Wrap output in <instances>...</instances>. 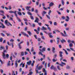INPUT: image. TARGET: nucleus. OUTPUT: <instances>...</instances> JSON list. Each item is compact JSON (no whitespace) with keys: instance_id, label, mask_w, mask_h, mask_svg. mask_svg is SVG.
<instances>
[{"instance_id":"nucleus-1","label":"nucleus","mask_w":75,"mask_h":75,"mask_svg":"<svg viewBox=\"0 0 75 75\" xmlns=\"http://www.w3.org/2000/svg\"><path fill=\"white\" fill-rule=\"evenodd\" d=\"M6 51H7L6 50H4V52L3 53L2 55V57L4 59H6H6H8V57H9V55H8V54H6H6H5V52H6Z\"/></svg>"},{"instance_id":"nucleus-2","label":"nucleus","mask_w":75,"mask_h":75,"mask_svg":"<svg viewBox=\"0 0 75 75\" xmlns=\"http://www.w3.org/2000/svg\"><path fill=\"white\" fill-rule=\"evenodd\" d=\"M46 49V48L45 47L42 48V50L40 49V52H39V55H41L42 56H43V54H42V52H44V51H45Z\"/></svg>"},{"instance_id":"nucleus-3","label":"nucleus","mask_w":75,"mask_h":75,"mask_svg":"<svg viewBox=\"0 0 75 75\" xmlns=\"http://www.w3.org/2000/svg\"><path fill=\"white\" fill-rule=\"evenodd\" d=\"M59 53L60 54L59 56L60 57H61V58H60V61H61L62 59H63V57H62V54H63V52H62L61 51H59Z\"/></svg>"},{"instance_id":"nucleus-4","label":"nucleus","mask_w":75,"mask_h":75,"mask_svg":"<svg viewBox=\"0 0 75 75\" xmlns=\"http://www.w3.org/2000/svg\"><path fill=\"white\" fill-rule=\"evenodd\" d=\"M64 33H62V32H61L60 33V34L62 35V36L63 37H67V35L66 34V32L64 30Z\"/></svg>"},{"instance_id":"nucleus-5","label":"nucleus","mask_w":75,"mask_h":75,"mask_svg":"<svg viewBox=\"0 0 75 75\" xmlns=\"http://www.w3.org/2000/svg\"><path fill=\"white\" fill-rule=\"evenodd\" d=\"M50 69H53L54 71H56L57 70V69L55 67H54V66L53 65H52L51 66L50 68Z\"/></svg>"},{"instance_id":"nucleus-6","label":"nucleus","mask_w":75,"mask_h":75,"mask_svg":"<svg viewBox=\"0 0 75 75\" xmlns=\"http://www.w3.org/2000/svg\"><path fill=\"white\" fill-rule=\"evenodd\" d=\"M9 13H14L15 16H17V11H15L14 12L12 11H9Z\"/></svg>"},{"instance_id":"nucleus-7","label":"nucleus","mask_w":75,"mask_h":75,"mask_svg":"<svg viewBox=\"0 0 75 75\" xmlns=\"http://www.w3.org/2000/svg\"><path fill=\"white\" fill-rule=\"evenodd\" d=\"M21 34H22V35H24V36H26L27 37H28L29 36H28V35L26 34L25 32H21Z\"/></svg>"},{"instance_id":"nucleus-8","label":"nucleus","mask_w":75,"mask_h":75,"mask_svg":"<svg viewBox=\"0 0 75 75\" xmlns=\"http://www.w3.org/2000/svg\"><path fill=\"white\" fill-rule=\"evenodd\" d=\"M8 23H9V22L7 20H5V24H6L7 26H8V27H9L10 26V25H8Z\"/></svg>"},{"instance_id":"nucleus-9","label":"nucleus","mask_w":75,"mask_h":75,"mask_svg":"<svg viewBox=\"0 0 75 75\" xmlns=\"http://www.w3.org/2000/svg\"><path fill=\"white\" fill-rule=\"evenodd\" d=\"M30 8H31V6H27L25 7V9H26V10H28V11H30L31 10H30V9H29Z\"/></svg>"},{"instance_id":"nucleus-10","label":"nucleus","mask_w":75,"mask_h":75,"mask_svg":"<svg viewBox=\"0 0 75 75\" xmlns=\"http://www.w3.org/2000/svg\"><path fill=\"white\" fill-rule=\"evenodd\" d=\"M43 68V66L42 65H41L40 66H39L38 67V70H41V69H42Z\"/></svg>"},{"instance_id":"nucleus-11","label":"nucleus","mask_w":75,"mask_h":75,"mask_svg":"<svg viewBox=\"0 0 75 75\" xmlns=\"http://www.w3.org/2000/svg\"><path fill=\"white\" fill-rule=\"evenodd\" d=\"M38 21H39V19L37 17H36L35 20V21L34 22L35 23H38Z\"/></svg>"},{"instance_id":"nucleus-12","label":"nucleus","mask_w":75,"mask_h":75,"mask_svg":"<svg viewBox=\"0 0 75 75\" xmlns=\"http://www.w3.org/2000/svg\"><path fill=\"white\" fill-rule=\"evenodd\" d=\"M55 48L54 47H53L52 48V51L53 52V53H55Z\"/></svg>"},{"instance_id":"nucleus-13","label":"nucleus","mask_w":75,"mask_h":75,"mask_svg":"<svg viewBox=\"0 0 75 75\" xmlns=\"http://www.w3.org/2000/svg\"><path fill=\"white\" fill-rule=\"evenodd\" d=\"M47 14V12L45 11H43V12H42V14L43 16H44V15Z\"/></svg>"},{"instance_id":"nucleus-14","label":"nucleus","mask_w":75,"mask_h":75,"mask_svg":"<svg viewBox=\"0 0 75 75\" xmlns=\"http://www.w3.org/2000/svg\"><path fill=\"white\" fill-rule=\"evenodd\" d=\"M66 18L67 19L65 20L66 21H69V17L68 16H67Z\"/></svg>"},{"instance_id":"nucleus-15","label":"nucleus","mask_w":75,"mask_h":75,"mask_svg":"<svg viewBox=\"0 0 75 75\" xmlns=\"http://www.w3.org/2000/svg\"><path fill=\"white\" fill-rule=\"evenodd\" d=\"M1 47H0V50L1 51H2V50H4V47L2 46H1Z\"/></svg>"},{"instance_id":"nucleus-16","label":"nucleus","mask_w":75,"mask_h":75,"mask_svg":"<svg viewBox=\"0 0 75 75\" xmlns=\"http://www.w3.org/2000/svg\"><path fill=\"white\" fill-rule=\"evenodd\" d=\"M60 41L62 43H64V42H66L65 40L64 39H62V40H61Z\"/></svg>"},{"instance_id":"nucleus-17","label":"nucleus","mask_w":75,"mask_h":75,"mask_svg":"<svg viewBox=\"0 0 75 75\" xmlns=\"http://www.w3.org/2000/svg\"><path fill=\"white\" fill-rule=\"evenodd\" d=\"M17 19H18V21H19V22H21V20H20V18H18V16H17V15H16V16Z\"/></svg>"},{"instance_id":"nucleus-18","label":"nucleus","mask_w":75,"mask_h":75,"mask_svg":"<svg viewBox=\"0 0 75 75\" xmlns=\"http://www.w3.org/2000/svg\"><path fill=\"white\" fill-rule=\"evenodd\" d=\"M54 4L52 2H51L49 6L50 7H52L53 5Z\"/></svg>"},{"instance_id":"nucleus-19","label":"nucleus","mask_w":75,"mask_h":75,"mask_svg":"<svg viewBox=\"0 0 75 75\" xmlns=\"http://www.w3.org/2000/svg\"><path fill=\"white\" fill-rule=\"evenodd\" d=\"M31 61L30 60L29 62H27V64L28 65H30V64H31Z\"/></svg>"},{"instance_id":"nucleus-20","label":"nucleus","mask_w":75,"mask_h":75,"mask_svg":"<svg viewBox=\"0 0 75 75\" xmlns=\"http://www.w3.org/2000/svg\"><path fill=\"white\" fill-rule=\"evenodd\" d=\"M58 61V59H55V58H54L52 59V61L54 62H56V61Z\"/></svg>"},{"instance_id":"nucleus-21","label":"nucleus","mask_w":75,"mask_h":75,"mask_svg":"<svg viewBox=\"0 0 75 75\" xmlns=\"http://www.w3.org/2000/svg\"><path fill=\"white\" fill-rule=\"evenodd\" d=\"M34 31H35V32H36V33L37 34H39L40 32H38V31H37V30L34 29Z\"/></svg>"},{"instance_id":"nucleus-22","label":"nucleus","mask_w":75,"mask_h":75,"mask_svg":"<svg viewBox=\"0 0 75 75\" xmlns=\"http://www.w3.org/2000/svg\"><path fill=\"white\" fill-rule=\"evenodd\" d=\"M25 22H28V19L27 18H24L23 19Z\"/></svg>"},{"instance_id":"nucleus-23","label":"nucleus","mask_w":75,"mask_h":75,"mask_svg":"<svg viewBox=\"0 0 75 75\" xmlns=\"http://www.w3.org/2000/svg\"><path fill=\"white\" fill-rule=\"evenodd\" d=\"M57 69L59 70V71H60V70H61V69L60 68V67H59V66L58 65L57 66Z\"/></svg>"},{"instance_id":"nucleus-24","label":"nucleus","mask_w":75,"mask_h":75,"mask_svg":"<svg viewBox=\"0 0 75 75\" xmlns=\"http://www.w3.org/2000/svg\"><path fill=\"white\" fill-rule=\"evenodd\" d=\"M27 33H28L29 35L30 36H31V33L30 32V31H27Z\"/></svg>"},{"instance_id":"nucleus-25","label":"nucleus","mask_w":75,"mask_h":75,"mask_svg":"<svg viewBox=\"0 0 75 75\" xmlns=\"http://www.w3.org/2000/svg\"><path fill=\"white\" fill-rule=\"evenodd\" d=\"M42 30L43 31L44 30H47V29L46 28H45V27L42 26Z\"/></svg>"},{"instance_id":"nucleus-26","label":"nucleus","mask_w":75,"mask_h":75,"mask_svg":"<svg viewBox=\"0 0 75 75\" xmlns=\"http://www.w3.org/2000/svg\"><path fill=\"white\" fill-rule=\"evenodd\" d=\"M15 65L16 68H17V67H18V64H17V61H16Z\"/></svg>"},{"instance_id":"nucleus-27","label":"nucleus","mask_w":75,"mask_h":75,"mask_svg":"<svg viewBox=\"0 0 75 75\" xmlns=\"http://www.w3.org/2000/svg\"><path fill=\"white\" fill-rule=\"evenodd\" d=\"M46 16L48 19H49V20H51V18H50V16H49L48 15H46Z\"/></svg>"},{"instance_id":"nucleus-28","label":"nucleus","mask_w":75,"mask_h":75,"mask_svg":"<svg viewBox=\"0 0 75 75\" xmlns=\"http://www.w3.org/2000/svg\"><path fill=\"white\" fill-rule=\"evenodd\" d=\"M1 25H2V28H5V26L3 25V24L2 23H1Z\"/></svg>"},{"instance_id":"nucleus-29","label":"nucleus","mask_w":75,"mask_h":75,"mask_svg":"<svg viewBox=\"0 0 75 75\" xmlns=\"http://www.w3.org/2000/svg\"><path fill=\"white\" fill-rule=\"evenodd\" d=\"M21 54L22 56H24V52H21Z\"/></svg>"},{"instance_id":"nucleus-30","label":"nucleus","mask_w":75,"mask_h":75,"mask_svg":"<svg viewBox=\"0 0 75 75\" xmlns=\"http://www.w3.org/2000/svg\"><path fill=\"white\" fill-rule=\"evenodd\" d=\"M33 74V72L32 71H30L29 73V74H28V75H32Z\"/></svg>"},{"instance_id":"nucleus-31","label":"nucleus","mask_w":75,"mask_h":75,"mask_svg":"<svg viewBox=\"0 0 75 75\" xmlns=\"http://www.w3.org/2000/svg\"><path fill=\"white\" fill-rule=\"evenodd\" d=\"M30 18L31 19V20H34V17L33 16H30Z\"/></svg>"},{"instance_id":"nucleus-32","label":"nucleus","mask_w":75,"mask_h":75,"mask_svg":"<svg viewBox=\"0 0 75 75\" xmlns=\"http://www.w3.org/2000/svg\"><path fill=\"white\" fill-rule=\"evenodd\" d=\"M28 14L29 15H30V16H32V13H31L30 12H28Z\"/></svg>"},{"instance_id":"nucleus-33","label":"nucleus","mask_w":75,"mask_h":75,"mask_svg":"<svg viewBox=\"0 0 75 75\" xmlns=\"http://www.w3.org/2000/svg\"><path fill=\"white\" fill-rule=\"evenodd\" d=\"M0 13H1L3 14H4V11L2 10H0Z\"/></svg>"},{"instance_id":"nucleus-34","label":"nucleus","mask_w":75,"mask_h":75,"mask_svg":"<svg viewBox=\"0 0 75 75\" xmlns=\"http://www.w3.org/2000/svg\"><path fill=\"white\" fill-rule=\"evenodd\" d=\"M18 14L19 16H21L22 15V14L20 12H18Z\"/></svg>"},{"instance_id":"nucleus-35","label":"nucleus","mask_w":75,"mask_h":75,"mask_svg":"<svg viewBox=\"0 0 75 75\" xmlns=\"http://www.w3.org/2000/svg\"><path fill=\"white\" fill-rule=\"evenodd\" d=\"M43 72H47L46 70H45V68H43Z\"/></svg>"},{"instance_id":"nucleus-36","label":"nucleus","mask_w":75,"mask_h":75,"mask_svg":"<svg viewBox=\"0 0 75 75\" xmlns=\"http://www.w3.org/2000/svg\"><path fill=\"white\" fill-rule=\"evenodd\" d=\"M18 46L19 47V48L20 49H21L22 47H21V45H20L19 44H18Z\"/></svg>"},{"instance_id":"nucleus-37","label":"nucleus","mask_w":75,"mask_h":75,"mask_svg":"<svg viewBox=\"0 0 75 75\" xmlns=\"http://www.w3.org/2000/svg\"><path fill=\"white\" fill-rule=\"evenodd\" d=\"M50 13H51V10H50L48 12V15L49 16H50Z\"/></svg>"},{"instance_id":"nucleus-38","label":"nucleus","mask_w":75,"mask_h":75,"mask_svg":"<svg viewBox=\"0 0 75 75\" xmlns=\"http://www.w3.org/2000/svg\"><path fill=\"white\" fill-rule=\"evenodd\" d=\"M37 30H38V32H39V31H40V27H38V28H37Z\"/></svg>"},{"instance_id":"nucleus-39","label":"nucleus","mask_w":75,"mask_h":75,"mask_svg":"<svg viewBox=\"0 0 75 75\" xmlns=\"http://www.w3.org/2000/svg\"><path fill=\"white\" fill-rule=\"evenodd\" d=\"M54 25H56V26H57V23L56 22H54Z\"/></svg>"},{"instance_id":"nucleus-40","label":"nucleus","mask_w":75,"mask_h":75,"mask_svg":"<svg viewBox=\"0 0 75 75\" xmlns=\"http://www.w3.org/2000/svg\"><path fill=\"white\" fill-rule=\"evenodd\" d=\"M1 35H2V36L3 37H4V36H5V35L2 33H1Z\"/></svg>"},{"instance_id":"nucleus-41","label":"nucleus","mask_w":75,"mask_h":75,"mask_svg":"<svg viewBox=\"0 0 75 75\" xmlns=\"http://www.w3.org/2000/svg\"><path fill=\"white\" fill-rule=\"evenodd\" d=\"M31 52H33L34 51V48L33 47H32L31 49Z\"/></svg>"},{"instance_id":"nucleus-42","label":"nucleus","mask_w":75,"mask_h":75,"mask_svg":"<svg viewBox=\"0 0 75 75\" xmlns=\"http://www.w3.org/2000/svg\"><path fill=\"white\" fill-rule=\"evenodd\" d=\"M31 4V1H30V2H28V4H27V5H30V4Z\"/></svg>"},{"instance_id":"nucleus-43","label":"nucleus","mask_w":75,"mask_h":75,"mask_svg":"<svg viewBox=\"0 0 75 75\" xmlns=\"http://www.w3.org/2000/svg\"><path fill=\"white\" fill-rule=\"evenodd\" d=\"M12 75H16V74H15V72L14 71H12Z\"/></svg>"},{"instance_id":"nucleus-44","label":"nucleus","mask_w":75,"mask_h":75,"mask_svg":"<svg viewBox=\"0 0 75 75\" xmlns=\"http://www.w3.org/2000/svg\"><path fill=\"white\" fill-rule=\"evenodd\" d=\"M43 8L44 9V10H46L48 9V8H45V6H43Z\"/></svg>"},{"instance_id":"nucleus-45","label":"nucleus","mask_w":75,"mask_h":75,"mask_svg":"<svg viewBox=\"0 0 75 75\" xmlns=\"http://www.w3.org/2000/svg\"><path fill=\"white\" fill-rule=\"evenodd\" d=\"M12 45V48H13V47H14V45L13 44V43H12L11 44V45Z\"/></svg>"},{"instance_id":"nucleus-46","label":"nucleus","mask_w":75,"mask_h":75,"mask_svg":"<svg viewBox=\"0 0 75 75\" xmlns=\"http://www.w3.org/2000/svg\"><path fill=\"white\" fill-rule=\"evenodd\" d=\"M69 46L70 47H72V43H70L69 44Z\"/></svg>"},{"instance_id":"nucleus-47","label":"nucleus","mask_w":75,"mask_h":75,"mask_svg":"<svg viewBox=\"0 0 75 75\" xmlns=\"http://www.w3.org/2000/svg\"><path fill=\"white\" fill-rule=\"evenodd\" d=\"M6 50H8V46L7 45H6Z\"/></svg>"},{"instance_id":"nucleus-48","label":"nucleus","mask_w":75,"mask_h":75,"mask_svg":"<svg viewBox=\"0 0 75 75\" xmlns=\"http://www.w3.org/2000/svg\"><path fill=\"white\" fill-rule=\"evenodd\" d=\"M47 34L50 36V35H52V33H48Z\"/></svg>"},{"instance_id":"nucleus-49","label":"nucleus","mask_w":75,"mask_h":75,"mask_svg":"<svg viewBox=\"0 0 75 75\" xmlns=\"http://www.w3.org/2000/svg\"><path fill=\"white\" fill-rule=\"evenodd\" d=\"M3 41V38H0V42H1Z\"/></svg>"},{"instance_id":"nucleus-50","label":"nucleus","mask_w":75,"mask_h":75,"mask_svg":"<svg viewBox=\"0 0 75 75\" xmlns=\"http://www.w3.org/2000/svg\"><path fill=\"white\" fill-rule=\"evenodd\" d=\"M61 2L63 6H64V4H65V2H64V1H62Z\"/></svg>"},{"instance_id":"nucleus-51","label":"nucleus","mask_w":75,"mask_h":75,"mask_svg":"<svg viewBox=\"0 0 75 75\" xmlns=\"http://www.w3.org/2000/svg\"><path fill=\"white\" fill-rule=\"evenodd\" d=\"M38 23L40 26H41V24H42V23H38Z\"/></svg>"},{"instance_id":"nucleus-52","label":"nucleus","mask_w":75,"mask_h":75,"mask_svg":"<svg viewBox=\"0 0 75 75\" xmlns=\"http://www.w3.org/2000/svg\"><path fill=\"white\" fill-rule=\"evenodd\" d=\"M31 11L32 12H34V8H32V10Z\"/></svg>"},{"instance_id":"nucleus-53","label":"nucleus","mask_w":75,"mask_h":75,"mask_svg":"<svg viewBox=\"0 0 75 75\" xmlns=\"http://www.w3.org/2000/svg\"><path fill=\"white\" fill-rule=\"evenodd\" d=\"M62 19H63V20H65V19L66 18H65V16H63L62 17Z\"/></svg>"},{"instance_id":"nucleus-54","label":"nucleus","mask_w":75,"mask_h":75,"mask_svg":"<svg viewBox=\"0 0 75 75\" xmlns=\"http://www.w3.org/2000/svg\"><path fill=\"white\" fill-rule=\"evenodd\" d=\"M36 5H37V6H38L39 4V2H36Z\"/></svg>"},{"instance_id":"nucleus-55","label":"nucleus","mask_w":75,"mask_h":75,"mask_svg":"<svg viewBox=\"0 0 75 75\" xmlns=\"http://www.w3.org/2000/svg\"><path fill=\"white\" fill-rule=\"evenodd\" d=\"M67 69H69L70 68V67H69V66L67 65Z\"/></svg>"},{"instance_id":"nucleus-56","label":"nucleus","mask_w":75,"mask_h":75,"mask_svg":"<svg viewBox=\"0 0 75 75\" xmlns=\"http://www.w3.org/2000/svg\"><path fill=\"white\" fill-rule=\"evenodd\" d=\"M41 38L43 40H45V38H44V36H42Z\"/></svg>"},{"instance_id":"nucleus-57","label":"nucleus","mask_w":75,"mask_h":75,"mask_svg":"<svg viewBox=\"0 0 75 75\" xmlns=\"http://www.w3.org/2000/svg\"><path fill=\"white\" fill-rule=\"evenodd\" d=\"M57 13L58 14H59L60 15H61V13L58 11H57Z\"/></svg>"},{"instance_id":"nucleus-58","label":"nucleus","mask_w":75,"mask_h":75,"mask_svg":"<svg viewBox=\"0 0 75 75\" xmlns=\"http://www.w3.org/2000/svg\"><path fill=\"white\" fill-rule=\"evenodd\" d=\"M35 12L36 13H38V10L37 9L35 10Z\"/></svg>"},{"instance_id":"nucleus-59","label":"nucleus","mask_w":75,"mask_h":75,"mask_svg":"<svg viewBox=\"0 0 75 75\" xmlns=\"http://www.w3.org/2000/svg\"><path fill=\"white\" fill-rule=\"evenodd\" d=\"M50 63H49L48 64H47V66L48 67H50Z\"/></svg>"},{"instance_id":"nucleus-60","label":"nucleus","mask_w":75,"mask_h":75,"mask_svg":"<svg viewBox=\"0 0 75 75\" xmlns=\"http://www.w3.org/2000/svg\"><path fill=\"white\" fill-rule=\"evenodd\" d=\"M47 59L49 60V61H51V59H50V57H47Z\"/></svg>"},{"instance_id":"nucleus-61","label":"nucleus","mask_w":75,"mask_h":75,"mask_svg":"<svg viewBox=\"0 0 75 75\" xmlns=\"http://www.w3.org/2000/svg\"><path fill=\"white\" fill-rule=\"evenodd\" d=\"M32 26L33 27H35V24H33Z\"/></svg>"},{"instance_id":"nucleus-62","label":"nucleus","mask_w":75,"mask_h":75,"mask_svg":"<svg viewBox=\"0 0 75 75\" xmlns=\"http://www.w3.org/2000/svg\"><path fill=\"white\" fill-rule=\"evenodd\" d=\"M38 41H39V42L40 41H41V38H38Z\"/></svg>"},{"instance_id":"nucleus-63","label":"nucleus","mask_w":75,"mask_h":75,"mask_svg":"<svg viewBox=\"0 0 75 75\" xmlns=\"http://www.w3.org/2000/svg\"><path fill=\"white\" fill-rule=\"evenodd\" d=\"M22 71V69L21 68H20L19 69V72H21Z\"/></svg>"},{"instance_id":"nucleus-64","label":"nucleus","mask_w":75,"mask_h":75,"mask_svg":"<svg viewBox=\"0 0 75 75\" xmlns=\"http://www.w3.org/2000/svg\"><path fill=\"white\" fill-rule=\"evenodd\" d=\"M7 44L8 45H11V44H9V42H8V41L7 42Z\"/></svg>"}]
</instances>
